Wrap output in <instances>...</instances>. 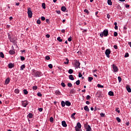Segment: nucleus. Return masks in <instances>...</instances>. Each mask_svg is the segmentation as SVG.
I'll list each match as a JSON object with an SVG mask.
<instances>
[{
	"instance_id": "f257e3e1",
	"label": "nucleus",
	"mask_w": 131,
	"mask_h": 131,
	"mask_svg": "<svg viewBox=\"0 0 131 131\" xmlns=\"http://www.w3.org/2000/svg\"><path fill=\"white\" fill-rule=\"evenodd\" d=\"M32 75L35 76L36 77H40L41 76V72L37 71L34 69L32 70Z\"/></svg>"
},
{
	"instance_id": "f03ea898",
	"label": "nucleus",
	"mask_w": 131,
	"mask_h": 131,
	"mask_svg": "<svg viewBox=\"0 0 131 131\" xmlns=\"http://www.w3.org/2000/svg\"><path fill=\"white\" fill-rule=\"evenodd\" d=\"M73 65L75 67V69L80 68V63L77 60H75L73 62Z\"/></svg>"
},
{
	"instance_id": "7ed1b4c3",
	"label": "nucleus",
	"mask_w": 131,
	"mask_h": 131,
	"mask_svg": "<svg viewBox=\"0 0 131 131\" xmlns=\"http://www.w3.org/2000/svg\"><path fill=\"white\" fill-rule=\"evenodd\" d=\"M108 33H109V32H108V29H105L103 31V32H102L100 34V36L101 37H103V36L106 37V36H108Z\"/></svg>"
},
{
	"instance_id": "20e7f679",
	"label": "nucleus",
	"mask_w": 131,
	"mask_h": 131,
	"mask_svg": "<svg viewBox=\"0 0 131 131\" xmlns=\"http://www.w3.org/2000/svg\"><path fill=\"white\" fill-rule=\"evenodd\" d=\"M28 15L29 18H32V11L30 7L28 8Z\"/></svg>"
},
{
	"instance_id": "39448f33",
	"label": "nucleus",
	"mask_w": 131,
	"mask_h": 131,
	"mask_svg": "<svg viewBox=\"0 0 131 131\" xmlns=\"http://www.w3.org/2000/svg\"><path fill=\"white\" fill-rule=\"evenodd\" d=\"M105 54L107 58H110V54H111V51L110 50V49H106L105 50Z\"/></svg>"
},
{
	"instance_id": "423d86ee",
	"label": "nucleus",
	"mask_w": 131,
	"mask_h": 131,
	"mask_svg": "<svg viewBox=\"0 0 131 131\" xmlns=\"http://www.w3.org/2000/svg\"><path fill=\"white\" fill-rule=\"evenodd\" d=\"M114 72H118V68L115 64L112 65Z\"/></svg>"
},
{
	"instance_id": "0eeeda50",
	"label": "nucleus",
	"mask_w": 131,
	"mask_h": 131,
	"mask_svg": "<svg viewBox=\"0 0 131 131\" xmlns=\"http://www.w3.org/2000/svg\"><path fill=\"white\" fill-rule=\"evenodd\" d=\"M29 103L27 100H25L21 102V104L23 107H26L28 105Z\"/></svg>"
},
{
	"instance_id": "6e6552de",
	"label": "nucleus",
	"mask_w": 131,
	"mask_h": 131,
	"mask_svg": "<svg viewBox=\"0 0 131 131\" xmlns=\"http://www.w3.org/2000/svg\"><path fill=\"white\" fill-rule=\"evenodd\" d=\"M126 89L128 92V93H131V89H130V87L129 86V85H127L126 86Z\"/></svg>"
},
{
	"instance_id": "1a4fd4ad",
	"label": "nucleus",
	"mask_w": 131,
	"mask_h": 131,
	"mask_svg": "<svg viewBox=\"0 0 131 131\" xmlns=\"http://www.w3.org/2000/svg\"><path fill=\"white\" fill-rule=\"evenodd\" d=\"M61 124L63 127H66L67 126V124L66 123V122L65 121H62L61 122Z\"/></svg>"
},
{
	"instance_id": "9d476101",
	"label": "nucleus",
	"mask_w": 131,
	"mask_h": 131,
	"mask_svg": "<svg viewBox=\"0 0 131 131\" xmlns=\"http://www.w3.org/2000/svg\"><path fill=\"white\" fill-rule=\"evenodd\" d=\"M9 83H10V78H7L5 80V84H9Z\"/></svg>"
},
{
	"instance_id": "9b49d317",
	"label": "nucleus",
	"mask_w": 131,
	"mask_h": 131,
	"mask_svg": "<svg viewBox=\"0 0 131 131\" xmlns=\"http://www.w3.org/2000/svg\"><path fill=\"white\" fill-rule=\"evenodd\" d=\"M66 106H68V107H69V106H71V102H70L69 101H66Z\"/></svg>"
},
{
	"instance_id": "f8f14e48",
	"label": "nucleus",
	"mask_w": 131,
	"mask_h": 131,
	"mask_svg": "<svg viewBox=\"0 0 131 131\" xmlns=\"http://www.w3.org/2000/svg\"><path fill=\"white\" fill-rule=\"evenodd\" d=\"M86 131H92V127L90 125H88V127L86 128Z\"/></svg>"
},
{
	"instance_id": "ddd939ff",
	"label": "nucleus",
	"mask_w": 131,
	"mask_h": 131,
	"mask_svg": "<svg viewBox=\"0 0 131 131\" xmlns=\"http://www.w3.org/2000/svg\"><path fill=\"white\" fill-rule=\"evenodd\" d=\"M61 10L62 12H66V10H67V9L65 6H62L61 7Z\"/></svg>"
},
{
	"instance_id": "4468645a",
	"label": "nucleus",
	"mask_w": 131,
	"mask_h": 131,
	"mask_svg": "<svg viewBox=\"0 0 131 131\" xmlns=\"http://www.w3.org/2000/svg\"><path fill=\"white\" fill-rule=\"evenodd\" d=\"M69 78L71 80H74V77H73V75H70L69 76Z\"/></svg>"
},
{
	"instance_id": "2eb2a0df",
	"label": "nucleus",
	"mask_w": 131,
	"mask_h": 131,
	"mask_svg": "<svg viewBox=\"0 0 131 131\" xmlns=\"http://www.w3.org/2000/svg\"><path fill=\"white\" fill-rule=\"evenodd\" d=\"M84 110H85V111H87L88 112L90 111V109L89 108V107L87 105L84 107Z\"/></svg>"
},
{
	"instance_id": "dca6fc26",
	"label": "nucleus",
	"mask_w": 131,
	"mask_h": 131,
	"mask_svg": "<svg viewBox=\"0 0 131 131\" xmlns=\"http://www.w3.org/2000/svg\"><path fill=\"white\" fill-rule=\"evenodd\" d=\"M66 60L67 61H65L64 62V64H65V65H68L69 64V59H68V58H66Z\"/></svg>"
},
{
	"instance_id": "f3484780",
	"label": "nucleus",
	"mask_w": 131,
	"mask_h": 131,
	"mask_svg": "<svg viewBox=\"0 0 131 131\" xmlns=\"http://www.w3.org/2000/svg\"><path fill=\"white\" fill-rule=\"evenodd\" d=\"M10 55H14L15 54V51L14 50H10L9 51Z\"/></svg>"
},
{
	"instance_id": "a211bd4d",
	"label": "nucleus",
	"mask_w": 131,
	"mask_h": 131,
	"mask_svg": "<svg viewBox=\"0 0 131 131\" xmlns=\"http://www.w3.org/2000/svg\"><path fill=\"white\" fill-rule=\"evenodd\" d=\"M93 79H94V78H93L92 77H88L89 82H92V80H93Z\"/></svg>"
},
{
	"instance_id": "6ab92c4d",
	"label": "nucleus",
	"mask_w": 131,
	"mask_h": 131,
	"mask_svg": "<svg viewBox=\"0 0 131 131\" xmlns=\"http://www.w3.org/2000/svg\"><path fill=\"white\" fill-rule=\"evenodd\" d=\"M76 126H77V127H79V128H81V124H80L79 122H78Z\"/></svg>"
},
{
	"instance_id": "aec40b11",
	"label": "nucleus",
	"mask_w": 131,
	"mask_h": 131,
	"mask_svg": "<svg viewBox=\"0 0 131 131\" xmlns=\"http://www.w3.org/2000/svg\"><path fill=\"white\" fill-rule=\"evenodd\" d=\"M8 38H9L10 41H11V42H13L14 41V40H13V39H12V38L10 36V34H8Z\"/></svg>"
},
{
	"instance_id": "412c9836",
	"label": "nucleus",
	"mask_w": 131,
	"mask_h": 131,
	"mask_svg": "<svg viewBox=\"0 0 131 131\" xmlns=\"http://www.w3.org/2000/svg\"><path fill=\"white\" fill-rule=\"evenodd\" d=\"M80 128H79V127H78L77 126H75V129L76 131H81V129Z\"/></svg>"
},
{
	"instance_id": "4be33fe9",
	"label": "nucleus",
	"mask_w": 131,
	"mask_h": 131,
	"mask_svg": "<svg viewBox=\"0 0 131 131\" xmlns=\"http://www.w3.org/2000/svg\"><path fill=\"white\" fill-rule=\"evenodd\" d=\"M24 69H25V64H23L20 67V70L23 71L24 70Z\"/></svg>"
},
{
	"instance_id": "5701e85b",
	"label": "nucleus",
	"mask_w": 131,
	"mask_h": 131,
	"mask_svg": "<svg viewBox=\"0 0 131 131\" xmlns=\"http://www.w3.org/2000/svg\"><path fill=\"white\" fill-rule=\"evenodd\" d=\"M61 104L62 107H65V105H66V103L64 101H62Z\"/></svg>"
},
{
	"instance_id": "b1692460",
	"label": "nucleus",
	"mask_w": 131,
	"mask_h": 131,
	"mask_svg": "<svg viewBox=\"0 0 131 131\" xmlns=\"http://www.w3.org/2000/svg\"><path fill=\"white\" fill-rule=\"evenodd\" d=\"M28 117H29V118H32L33 117V115L31 113H29L28 115Z\"/></svg>"
},
{
	"instance_id": "393cba45",
	"label": "nucleus",
	"mask_w": 131,
	"mask_h": 131,
	"mask_svg": "<svg viewBox=\"0 0 131 131\" xmlns=\"http://www.w3.org/2000/svg\"><path fill=\"white\" fill-rule=\"evenodd\" d=\"M107 4L109 6H112V2L111 1V0H107Z\"/></svg>"
},
{
	"instance_id": "a878e982",
	"label": "nucleus",
	"mask_w": 131,
	"mask_h": 131,
	"mask_svg": "<svg viewBox=\"0 0 131 131\" xmlns=\"http://www.w3.org/2000/svg\"><path fill=\"white\" fill-rule=\"evenodd\" d=\"M8 66H9V68L12 69L13 68V67H14V64H13L12 63H9L8 64Z\"/></svg>"
},
{
	"instance_id": "bb28decb",
	"label": "nucleus",
	"mask_w": 131,
	"mask_h": 131,
	"mask_svg": "<svg viewBox=\"0 0 131 131\" xmlns=\"http://www.w3.org/2000/svg\"><path fill=\"white\" fill-rule=\"evenodd\" d=\"M108 95L109 96H114V93L112 91H110L108 92Z\"/></svg>"
},
{
	"instance_id": "cd10ccee",
	"label": "nucleus",
	"mask_w": 131,
	"mask_h": 131,
	"mask_svg": "<svg viewBox=\"0 0 131 131\" xmlns=\"http://www.w3.org/2000/svg\"><path fill=\"white\" fill-rule=\"evenodd\" d=\"M75 114H76V113H73V114L71 115V118H72L73 119H75V117H74V116L75 115Z\"/></svg>"
},
{
	"instance_id": "c85d7f7f",
	"label": "nucleus",
	"mask_w": 131,
	"mask_h": 131,
	"mask_svg": "<svg viewBox=\"0 0 131 131\" xmlns=\"http://www.w3.org/2000/svg\"><path fill=\"white\" fill-rule=\"evenodd\" d=\"M61 92H60V91L59 90H56L55 91V95H60Z\"/></svg>"
},
{
	"instance_id": "c756f323",
	"label": "nucleus",
	"mask_w": 131,
	"mask_h": 131,
	"mask_svg": "<svg viewBox=\"0 0 131 131\" xmlns=\"http://www.w3.org/2000/svg\"><path fill=\"white\" fill-rule=\"evenodd\" d=\"M76 92V91L73 89L70 91V93L71 94H75V93Z\"/></svg>"
},
{
	"instance_id": "7c9ffc66",
	"label": "nucleus",
	"mask_w": 131,
	"mask_h": 131,
	"mask_svg": "<svg viewBox=\"0 0 131 131\" xmlns=\"http://www.w3.org/2000/svg\"><path fill=\"white\" fill-rule=\"evenodd\" d=\"M68 73H69V74H72V73H73V70L70 69L68 71Z\"/></svg>"
},
{
	"instance_id": "2f4dec72",
	"label": "nucleus",
	"mask_w": 131,
	"mask_h": 131,
	"mask_svg": "<svg viewBox=\"0 0 131 131\" xmlns=\"http://www.w3.org/2000/svg\"><path fill=\"white\" fill-rule=\"evenodd\" d=\"M14 93H15V94H19V93H20V90H19V89H15Z\"/></svg>"
},
{
	"instance_id": "473e14b6",
	"label": "nucleus",
	"mask_w": 131,
	"mask_h": 131,
	"mask_svg": "<svg viewBox=\"0 0 131 131\" xmlns=\"http://www.w3.org/2000/svg\"><path fill=\"white\" fill-rule=\"evenodd\" d=\"M0 57H1V58H5V55H4V53L0 52Z\"/></svg>"
},
{
	"instance_id": "72a5a7b5",
	"label": "nucleus",
	"mask_w": 131,
	"mask_h": 131,
	"mask_svg": "<svg viewBox=\"0 0 131 131\" xmlns=\"http://www.w3.org/2000/svg\"><path fill=\"white\" fill-rule=\"evenodd\" d=\"M76 84H77V85H79V84H80V80H78L76 81Z\"/></svg>"
},
{
	"instance_id": "f704fd0d",
	"label": "nucleus",
	"mask_w": 131,
	"mask_h": 131,
	"mask_svg": "<svg viewBox=\"0 0 131 131\" xmlns=\"http://www.w3.org/2000/svg\"><path fill=\"white\" fill-rule=\"evenodd\" d=\"M24 94L25 95H28V91H27V90L24 89Z\"/></svg>"
},
{
	"instance_id": "c9c22d12",
	"label": "nucleus",
	"mask_w": 131,
	"mask_h": 131,
	"mask_svg": "<svg viewBox=\"0 0 131 131\" xmlns=\"http://www.w3.org/2000/svg\"><path fill=\"white\" fill-rule=\"evenodd\" d=\"M84 13H86V14H87L88 15H89V14H90V12L89 11V10L88 9L84 10Z\"/></svg>"
},
{
	"instance_id": "e433bc0d",
	"label": "nucleus",
	"mask_w": 131,
	"mask_h": 131,
	"mask_svg": "<svg viewBox=\"0 0 131 131\" xmlns=\"http://www.w3.org/2000/svg\"><path fill=\"white\" fill-rule=\"evenodd\" d=\"M57 40L58 41H59V42H61V41H62V39H61V37H57Z\"/></svg>"
},
{
	"instance_id": "4c0bfd02",
	"label": "nucleus",
	"mask_w": 131,
	"mask_h": 131,
	"mask_svg": "<svg viewBox=\"0 0 131 131\" xmlns=\"http://www.w3.org/2000/svg\"><path fill=\"white\" fill-rule=\"evenodd\" d=\"M97 86H98V88H100L101 89H103V88H104V86H103V85H101V84H97Z\"/></svg>"
},
{
	"instance_id": "58836bf2",
	"label": "nucleus",
	"mask_w": 131,
	"mask_h": 131,
	"mask_svg": "<svg viewBox=\"0 0 131 131\" xmlns=\"http://www.w3.org/2000/svg\"><path fill=\"white\" fill-rule=\"evenodd\" d=\"M116 120H117V121H118V122H120L121 121V120L120 119V118L119 117H117Z\"/></svg>"
},
{
	"instance_id": "ea45409f",
	"label": "nucleus",
	"mask_w": 131,
	"mask_h": 131,
	"mask_svg": "<svg viewBox=\"0 0 131 131\" xmlns=\"http://www.w3.org/2000/svg\"><path fill=\"white\" fill-rule=\"evenodd\" d=\"M32 89L34 90V91H36V90H37V86H33L32 87Z\"/></svg>"
},
{
	"instance_id": "a19ab883",
	"label": "nucleus",
	"mask_w": 131,
	"mask_h": 131,
	"mask_svg": "<svg viewBox=\"0 0 131 131\" xmlns=\"http://www.w3.org/2000/svg\"><path fill=\"white\" fill-rule=\"evenodd\" d=\"M129 55L128 54V53H125V55H124V58H127L128 57H129Z\"/></svg>"
},
{
	"instance_id": "79ce46f5",
	"label": "nucleus",
	"mask_w": 131,
	"mask_h": 131,
	"mask_svg": "<svg viewBox=\"0 0 131 131\" xmlns=\"http://www.w3.org/2000/svg\"><path fill=\"white\" fill-rule=\"evenodd\" d=\"M118 79L119 80V82H121L122 79L120 76L118 77Z\"/></svg>"
},
{
	"instance_id": "37998d69",
	"label": "nucleus",
	"mask_w": 131,
	"mask_h": 131,
	"mask_svg": "<svg viewBox=\"0 0 131 131\" xmlns=\"http://www.w3.org/2000/svg\"><path fill=\"white\" fill-rule=\"evenodd\" d=\"M48 67H49V68H50V69H53V64H49L48 65Z\"/></svg>"
},
{
	"instance_id": "c03bdc74",
	"label": "nucleus",
	"mask_w": 131,
	"mask_h": 131,
	"mask_svg": "<svg viewBox=\"0 0 131 131\" xmlns=\"http://www.w3.org/2000/svg\"><path fill=\"white\" fill-rule=\"evenodd\" d=\"M100 115L101 117H105V114H104L103 113H100Z\"/></svg>"
},
{
	"instance_id": "a18cd8bd",
	"label": "nucleus",
	"mask_w": 131,
	"mask_h": 131,
	"mask_svg": "<svg viewBox=\"0 0 131 131\" xmlns=\"http://www.w3.org/2000/svg\"><path fill=\"white\" fill-rule=\"evenodd\" d=\"M61 85H62V86L63 88H65V86H66V85L65 84V83H64V82H61Z\"/></svg>"
},
{
	"instance_id": "49530a36",
	"label": "nucleus",
	"mask_w": 131,
	"mask_h": 131,
	"mask_svg": "<svg viewBox=\"0 0 131 131\" xmlns=\"http://www.w3.org/2000/svg\"><path fill=\"white\" fill-rule=\"evenodd\" d=\"M42 7L43 9H46V4L45 3H42Z\"/></svg>"
},
{
	"instance_id": "de8ad7c7",
	"label": "nucleus",
	"mask_w": 131,
	"mask_h": 131,
	"mask_svg": "<svg viewBox=\"0 0 131 131\" xmlns=\"http://www.w3.org/2000/svg\"><path fill=\"white\" fill-rule=\"evenodd\" d=\"M20 60L21 61H24V60H25V57L23 56H20Z\"/></svg>"
},
{
	"instance_id": "09e8293b",
	"label": "nucleus",
	"mask_w": 131,
	"mask_h": 131,
	"mask_svg": "<svg viewBox=\"0 0 131 131\" xmlns=\"http://www.w3.org/2000/svg\"><path fill=\"white\" fill-rule=\"evenodd\" d=\"M68 86H69V88H71V86H72V84L71 83H68Z\"/></svg>"
},
{
	"instance_id": "8fccbe9b",
	"label": "nucleus",
	"mask_w": 131,
	"mask_h": 131,
	"mask_svg": "<svg viewBox=\"0 0 131 131\" xmlns=\"http://www.w3.org/2000/svg\"><path fill=\"white\" fill-rule=\"evenodd\" d=\"M50 122H53V121H54V118L51 117L50 119Z\"/></svg>"
},
{
	"instance_id": "3c124183",
	"label": "nucleus",
	"mask_w": 131,
	"mask_h": 131,
	"mask_svg": "<svg viewBox=\"0 0 131 131\" xmlns=\"http://www.w3.org/2000/svg\"><path fill=\"white\" fill-rule=\"evenodd\" d=\"M37 95L38 97H41V96H42V94H41V93H40V92L38 93Z\"/></svg>"
},
{
	"instance_id": "603ef678",
	"label": "nucleus",
	"mask_w": 131,
	"mask_h": 131,
	"mask_svg": "<svg viewBox=\"0 0 131 131\" xmlns=\"http://www.w3.org/2000/svg\"><path fill=\"white\" fill-rule=\"evenodd\" d=\"M117 35H118V33H117V32H115L114 33V36H115V37H116V36H117Z\"/></svg>"
},
{
	"instance_id": "864d4df0",
	"label": "nucleus",
	"mask_w": 131,
	"mask_h": 131,
	"mask_svg": "<svg viewBox=\"0 0 131 131\" xmlns=\"http://www.w3.org/2000/svg\"><path fill=\"white\" fill-rule=\"evenodd\" d=\"M118 109H119V108H116L115 111H116V112H118V113H120V110H118Z\"/></svg>"
},
{
	"instance_id": "5fc2aeb1",
	"label": "nucleus",
	"mask_w": 131,
	"mask_h": 131,
	"mask_svg": "<svg viewBox=\"0 0 131 131\" xmlns=\"http://www.w3.org/2000/svg\"><path fill=\"white\" fill-rule=\"evenodd\" d=\"M86 99V100H90V99H91V96L90 95H87Z\"/></svg>"
},
{
	"instance_id": "6e6d98bb",
	"label": "nucleus",
	"mask_w": 131,
	"mask_h": 131,
	"mask_svg": "<svg viewBox=\"0 0 131 131\" xmlns=\"http://www.w3.org/2000/svg\"><path fill=\"white\" fill-rule=\"evenodd\" d=\"M68 41H71V40H72V37H70L68 39Z\"/></svg>"
},
{
	"instance_id": "4d7b16f0",
	"label": "nucleus",
	"mask_w": 131,
	"mask_h": 131,
	"mask_svg": "<svg viewBox=\"0 0 131 131\" xmlns=\"http://www.w3.org/2000/svg\"><path fill=\"white\" fill-rule=\"evenodd\" d=\"M41 20H42V21H45V20H46V17L44 16L41 17Z\"/></svg>"
},
{
	"instance_id": "13d9d810",
	"label": "nucleus",
	"mask_w": 131,
	"mask_h": 131,
	"mask_svg": "<svg viewBox=\"0 0 131 131\" xmlns=\"http://www.w3.org/2000/svg\"><path fill=\"white\" fill-rule=\"evenodd\" d=\"M40 23H41L40 19H37V24L39 25V24H40Z\"/></svg>"
},
{
	"instance_id": "bf43d9fd",
	"label": "nucleus",
	"mask_w": 131,
	"mask_h": 131,
	"mask_svg": "<svg viewBox=\"0 0 131 131\" xmlns=\"http://www.w3.org/2000/svg\"><path fill=\"white\" fill-rule=\"evenodd\" d=\"M50 59H51V58L50 57V56H46V60H50Z\"/></svg>"
},
{
	"instance_id": "052dcab7",
	"label": "nucleus",
	"mask_w": 131,
	"mask_h": 131,
	"mask_svg": "<svg viewBox=\"0 0 131 131\" xmlns=\"http://www.w3.org/2000/svg\"><path fill=\"white\" fill-rule=\"evenodd\" d=\"M123 29H124L125 30H126L127 29V26L125 25V26L123 27Z\"/></svg>"
},
{
	"instance_id": "680f3d73",
	"label": "nucleus",
	"mask_w": 131,
	"mask_h": 131,
	"mask_svg": "<svg viewBox=\"0 0 131 131\" xmlns=\"http://www.w3.org/2000/svg\"><path fill=\"white\" fill-rule=\"evenodd\" d=\"M42 110H43L42 108H38V111L39 112H42Z\"/></svg>"
},
{
	"instance_id": "e2e57ef3",
	"label": "nucleus",
	"mask_w": 131,
	"mask_h": 131,
	"mask_svg": "<svg viewBox=\"0 0 131 131\" xmlns=\"http://www.w3.org/2000/svg\"><path fill=\"white\" fill-rule=\"evenodd\" d=\"M114 48L115 50H117L118 49V47H117V45H114Z\"/></svg>"
},
{
	"instance_id": "0e129e2a",
	"label": "nucleus",
	"mask_w": 131,
	"mask_h": 131,
	"mask_svg": "<svg viewBox=\"0 0 131 131\" xmlns=\"http://www.w3.org/2000/svg\"><path fill=\"white\" fill-rule=\"evenodd\" d=\"M78 76L79 77H82V74H81V73H79Z\"/></svg>"
},
{
	"instance_id": "69168bd1",
	"label": "nucleus",
	"mask_w": 131,
	"mask_h": 131,
	"mask_svg": "<svg viewBox=\"0 0 131 131\" xmlns=\"http://www.w3.org/2000/svg\"><path fill=\"white\" fill-rule=\"evenodd\" d=\"M46 22L47 23H48L49 24H50V20L49 19H46Z\"/></svg>"
},
{
	"instance_id": "338daca9",
	"label": "nucleus",
	"mask_w": 131,
	"mask_h": 131,
	"mask_svg": "<svg viewBox=\"0 0 131 131\" xmlns=\"http://www.w3.org/2000/svg\"><path fill=\"white\" fill-rule=\"evenodd\" d=\"M107 19H110V15L109 14H107Z\"/></svg>"
},
{
	"instance_id": "774afa93",
	"label": "nucleus",
	"mask_w": 131,
	"mask_h": 131,
	"mask_svg": "<svg viewBox=\"0 0 131 131\" xmlns=\"http://www.w3.org/2000/svg\"><path fill=\"white\" fill-rule=\"evenodd\" d=\"M61 32L62 33H65V30H64V29L61 30Z\"/></svg>"
}]
</instances>
